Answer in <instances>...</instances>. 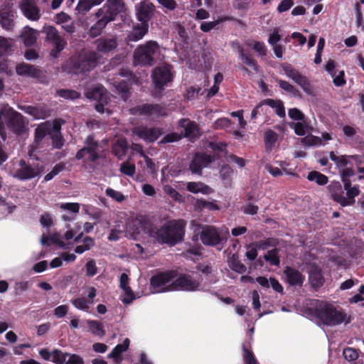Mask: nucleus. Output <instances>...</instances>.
Wrapping results in <instances>:
<instances>
[{
	"label": "nucleus",
	"mask_w": 364,
	"mask_h": 364,
	"mask_svg": "<svg viewBox=\"0 0 364 364\" xmlns=\"http://www.w3.org/2000/svg\"><path fill=\"white\" fill-rule=\"evenodd\" d=\"M254 245L258 250H266L269 247L277 248L276 246L278 245V240L273 237H268L264 240L258 241Z\"/></svg>",
	"instance_id": "43"
},
{
	"label": "nucleus",
	"mask_w": 364,
	"mask_h": 364,
	"mask_svg": "<svg viewBox=\"0 0 364 364\" xmlns=\"http://www.w3.org/2000/svg\"><path fill=\"white\" fill-rule=\"evenodd\" d=\"M202 244L207 247H215L221 250L225 242V240L221 235L218 228L213 225H204L198 234Z\"/></svg>",
	"instance_id": "7"
},
{
	"label": "nucleus",
	"mask_w": 364,
	"mask_h": 364,
	"mask_svg": "<svg viewBox=\"0 0 364 364\" xmlns=\"http://www.w3.org/2000/svg\"><path fill=\"white\" fill-rule=\"evenodd\" d=\"M15 12L10 9L0 10V25L6 31H12L15 26Z\"/></svg>",
	"instance_id": "27"
},
{
	"label": "nucleus",
	"mask_w": 364,
	"mask_h": 364,
	"mask_svg": "<svg viewBox=\"0 0 364 364\" xmlns=\"http://www.w3.org/2000/svg\"><path fill=\"white\" fill-rule=\"evenodd\" d=\"M92 7L93 6L90 0H78V3L75 7V11L78 14L83 16L86 14Z\"/></svg>",
	"instance_id": "49"
},
{
	"label": "nucleus",
	"mask_w": 364,
	"mask_h": 364,
	"mask_svg": "<svg viewBox=\"0 0 364 364\" xmlns=\"http://www.w3.org/2000/svg\"><path fill=\"white\" fill-rule=\"evenodd\" d=\"M229 267L238 274H243L247 271V267L241 262L237 255L232 254L228 259Z\"/></svg>",
	"instance_id": "35"
},
{
	"label": "nucleus",
	"mask_w": 364,
	"mask_h": 364,
	"mask_svg": "<svg viewBox=\"0 0 364 364\" xmlns=\"http://www.w3.org/2000/svg\"><path fill=\"white\" fill-rule=\"evenodd\" d=\"M100 9H103L104 16L108 21H112L124 11V4L123 0H107L105 5Z\"/></svg>",
	"instance_id": "15"
},
{
	"label": "nucleus",
	"mask_w": 364,
	"mask_h": 364,
	"mask_svg": "<svg viewBox=\"0 0 364 364\" xmlns=\"http://www.w3.org/2000/svg\"><path fill=\"white\" fill-rule=\"evenodd\" d=\"M230 18H218V19L213 21H204L200 23V28L203 32L207 33L210 31L212 29L216 28L217 26L220 24L222 22L226 20H230Z\"/></svg>",
	"instance_id": "42"
},
{
	"label": "nucleus",
	"mask_w": 364,
	"mask_h": 364,
	"mask_svg": "<svg viewBox=\"0 0 364 364\" xmlns=\"http://www.w3.org/2000/svg\"><path fill=\"white\" fill-rule=\"evenodd\" d=\"M65 364H85L84 359L75 353H69Z\"/></svg>",
	"instance_id": "64"
},
{
	"label": "nucleus",
	"mask_w": 364,
	"mask_h": 364,
	"mask_svg": "<svg viewBox=\"0 0 364 364\" xmlns=\"http://www.w3.org/2000/svg\"><path fill=\"white\" fill-rule=\"evenodd\" d=\"M41 32L46 35V41L52 47L50 55L57 58L67 46V41L60 36L59 31L53 26H46Z\"/></svg>",
	"instance_id": "8"
},
{
	"label": "nucleus",
	"mask_w": 364,
	"mask_h": 364,
	"mask_svg": "<svg viewBox=\"0 0 364 364\" xmlns=\"http://www.w3.org/2000/svg\"><path fill=\"white\" fill-rule=\"evenodd\" d=\"M149 32V23H136L132 30L127 34L125 41L127 43L141 40Z\"/></svg>",
	"instance_id": "25"
},
{
	"label": "nucleus",
	"mask_w": 364,
	"mask_h": 364,
	"mask_svg": "<svg viewBox=\"0 0 364 364\" xmlns=\"http://www.w3.org/2000/svg\"><path fill=\"white\" fill-rule=\"evenodd\" d=\"M60 208L70 213L76 214L79 213L80 204L78 203H63L60 204Z\"/></svg>",
	"instance_id": "58"
},
{
	"label": "nucleus",
	"mask_w": 364,
	"mask_h": 364,
	"mask_svg": "<svg viewBox=\"0 0 364 364\" xmlns=\"http://www.w3.org/2000/svg\"><path fill=\"white\" fill-rule=\"evenodd\" d=\"M57 94L59 97L65 100H74L80 97V94L73 90L60 89L58 90Z\"/></svg>",
	"instance_id": "48"
},
{
	"label": "nucleus",
	"mask_w": 364,
	"mask_h": 364,
	"mask_svg": "<svg viewBox=\"0 0 364 364\" xmlns=\"http://www.w3.org/2000/svg\"><path fill=\"white\" fill-rule=\"evenodd\" d=\"M281 39L282 36L279 34V29L278 28H275L269 35L268 43L271 46H273L279 44L278 43L281 41Z\"/></svg>",
	"instance_id": "60"
},
{
	"label": "nucleus",
	"mask_w": 364,
	"mask_h": 364,
	"mask_svg": "<svg viewBox=\"0 0 364 364\" xmlns=\"http://www.w3.org/2000/svg\"><path fill=\"white\" fill-rule=\"evenodd\" d=\"M279 248H273L272 250H268L267 252L263 255V258L272 266L279 267L280 259L279 257Z\"/></svg>",
	"instance_id": "37"
},
{
	"label": "nucleus",
	"mask_w": 364,
	"mask_h": 364,
	"mask_svg": "<svg viewBox=\"0 0 364 364\" xmlns=\"http://www.w3.org/2000/svg\"><path fill=\"white\" fill-rule=\"evenodd\" d=\"M87 323L90 331L94 336H98L100 338L105 336V331L104 329L103 325L100 322L96 320H87Z\"/></svg>",
	"instance_id": "36"
},
{
	"label": "nucleus",
	"mask_w": 364,
	"mask_h": 364,
	"mask_svg": "<svg viewBox=\"0 0 364 364\" xmlns=\"http://www.w3.org/2000/svg\"><path fill=\"white\" fill-rule=\"evenodd\" d=\"M50 128V122L49 121L40 124L35 129L34 142L39 144L46 136H49Z\"/></svg>",
	"instance_id": "34"
},
{
	"label": "nucleus",
	"mask_w": 364,
	"mask_h": 364,
	"mask_svg": "<svg viewBox=\"0 0 364 364\" xmlns=\"http://www.w3.org/2000/svg\"><path fill=\"white\" fill-rule=\"evenodd\" d=\"M301 142L304 146H318L321 144V139L318 136L310 134L302 138Z\"/></svg>",
	"instance_id": "46"
},
{
	"label": "nucleus",
	"mask_w": 364,
	"mask_h": 364,
	"mask_svg": "<svg viewBox=\"0 0 364 364\" xmlns=\"http://www.w3.org/2000/svg\"><path fill=\"white\" fill-rule=\"evenodd\" d=\"M127 151V146L126 141H117V142L113 146V153L119 159L124 156Z\"/></svg>",
	"instance_id": "47"
},
{
	"label": "nucleus",
	"mask_w": 364,
	"mask_h": 364,
	"mask_svg": "<svg viewBox=\"0 0 364 364\" xmlns=\"http://www.w3.org/2000/svg\"><path fill=\"white\" fill-rule=\"evenodd\" d=\"M309 282L310 285L315 289L322 287L325 279L323 275L322 269L316 264L310 266L309 271Z\"/></svg>",
	"instance_id": "21"
},
{
	"label": "nucleus",
	"mask_w": 364,
	"mask_h": 364,
	"mask_svg": "<svg viewBox=\"0 0 364 364\" xmlns=\"http://www.w3.org/2000/svg\"><path fill=\"white\" fill-rule=\"evenodd\" d=\"M243 358L245 364H257V362L252 351H250L245 346H243Z\"/></svg>",
	"instance_id": "63"
},
{
	"label": "nucleus",
	"mask_w": 364,
	"mask_h": 364,
	"mask_svg": "<svg viewBox=\"0 0 364 364\" xmlns=\"http://www.w3.org/2000/svg\"><path fill=\"white\" fill-rule=\"evenodd\" d=\"M97 55L95 52H90L80 55L73 63V67L77 72H88L94 69L97 65Z\"/></svg>",
	"instance_id": "12"
},
{
	"label": "nucleus",
	"mask_w": 364,
	"mask_h": 364,
	"mask_svg": "<svg viewBox=\"0 0 364 364\" xmlns=\"http://www.w3.org/2000/svg\"><path fill=\"white\" fill-rule=\"evenodd\" d=\"M83 245H80L76 246L74 251L77 254H82L85 251L90 250L94 245L95 241L94 240L90 237L86 236L82 240Z\"/></svg>",
	"instance_id": "41"
},
{
	"label": "nucleus",
	"mask_w": 364,
	"mask_h": 364,
	"mask_svg": "<svg viewBox=\"0 0 364 364\" xmlns=\"http://www.w3.org/2000/svg\"><path fill=\"white\" fill-rule=\"evenodd\" d=\"M343 355L346 360L353 362L358 360L359 352L355 348L347 347L343 349Z\"/></svg>",
	"instance_id": "51"
},
{
	"label": "nucleus",
	"mask_w": 364,
	"mask_h": 364,
	"mask_svg": "<svg viewBox=\"0 0 364 364\" xmlns=\"http://www.w3.org/2000/svg\"><path fill=\"white\" fill-rule=\"evenodd\" d=\"M155 11L154 5L148 0H143L136 5V18L141 23H149Z\"/></svg>",
	"instance_id": "14"
},
{
	"label": "nucleus",
	"mask_w": 364,
	"mask_h": 364,
	"mask_svg": "<svg viewBox=\"0 0 364 364\" xmlns=\"http://www.w3.org/2000/svg\"><path fill=\"white\" fill-rule=\"evenodd\" d=\"M95 45L98 52L108 53L117 48L118 43L115 36L101 37L96 40Z\"/></svg>",
	"instance_id": "26"
},
{
	"label": "nucleus",
	"mask_w": 364,
	"mask_h": 364,
	"mask_svg": "<svg viewBox=\"0 0 364 364\" xmlns=\"http://www.w3.org/2000/svg\"><path fill=\"white\" fill-rule=\"evenodd\" d=\"M160 46L156 41H148L139 45L134 51V63L140 66H152L155 64V55L159 50Z\"/></svg>",
	"instance_id": "5"
},
{
	"label": "nucleus",
	"mask_w": 364,
	"mask_h": 364,
	"mask_svg": "<svg viewBox=\"0 0 364 364\" xmlns=\"http://www.w3.org/2000/svg\"><path fill=\"white\" fill-rule=\"evenodd\" d=\"M16 72L18 75L34 79H39L42 76V71L38 67L26 63L18 64Z\"/></svg>",
	"instance_id": "24"
},
{
	"label": "nucleus",
	"mask_w": 364,
	"mask_h": 364,
	"mask_svg": "<svg viewBox=\"0 0 364 364\" xmlns=\"http://www.w3.org/2000/svg\"><path fill=\"white\" fill-rule=\"evenodd\" d=\"M214 161V159L206 154H196L189 164V169L192 174L201 176L203 168L208 167Z\"/></svg>",
	"instance_id": "13"
},
{
	"label": "nucleus",
	"mask_w": 364,
	"mask_h": 364,
	"mask_svg": "<svg viewBox=\"0 0 364 364\" xmlns=\"http://www.w3.org/2000/svg\"><path fill=\"white\" fill-rule=\"evenodd\" d=\"M21 38L26 46H31L37 40L36 31L28 26H25L21 31Z\"/></svg>",
	"instance_id": "32"
},
{
	"label": "nucleus",
	"mask_w": 364,
	"mask_h": 364,
	"mask_svg": "<svg viewBox=\"0 0 364 364\" xmlns=\"http://www.w3.org/2000/svg\"><path fill=\"white\" fill-rule=\"evenodd\" d=\"M19 8L28 20L36 21L41 18L40 9L33 0H21Z\"/></svg>",
	"instance_id": "17"
},
{
	"label": "nucleus",
	"mask_w": 364,
	"mask_h": 364,
	"mask_svg": "<svg viewBox=\"0 0 364 364\" xmlns=\"http://www.w3.org/2000/svg\"><path fill=\"white\" fill-rule=\"evenodd\" d=\"M10 112L11 114L8 118L7 126L14 133L21 135L26 129L23 117L21 113L13 109H10Z\"/></svg>",
	"instance_id": "16"
},
{
	"label": "nucleus",
	"mask_w": 364,
	"mask_h": 364,
	"mask_svg": "<svg viewBox=\"0 0 364 364\" xmlns=\"http://www.w3.org/2000/svg\"><path fill=\"white\" fill-rule=\"evenodd\" d=\"M283 70L285 75L290 79H291L294 82L296 80L297 76L300 74V73L292 68V66L289 64L284 65L283 67Z\"/></svg>",
	"instance_id": "61"
},
{
	"label": "nucleus",
	"mask_w": 364,
	"mask_h": 364,
	"mask_svg": "<svg viewBox=\"0 0 364 364\" xmlns=\"http://www.w3.org/2000/svg\"><path fill=\"white\" fill-rule=\"evenodd\" d=\"M50 139L52 141V146L56 149H60L65 143L63 134H50Z\"/></svg>",
	"instance_id": "57"
},
{
	"label": "nucleus",
	"mask_w": 364,
	"mask_h": 364,
	"mask_svg": "<svg viewBox=\"0 0 364 364\" xmlns=\"http://www.w3.org/2000/svg\"><path fill=\"white\" fill-rule=\"evenodd\" d=\"M18 165V167L16 168L11 176L21 181H29L39 177L43 171V167L39 164L30 163L24 159H20Z\"/></svg>",
	"instance_id": "9"
},
{
	"label": "nucleus",
	"mask_w": 364,
	"mask_h": 364,
	"mask_svg": "<svg viewBox=\"0 0 364 364\" xmlns=\"http://www.w3.org/2000/svg\"><path fill=\"white\" fill-rule=\"evenodd\" d=\"M173 75L168 66L156 67L154 69L151 78L156 90L162 91L173 80Z\"/></svg>",
	"instance_id": "11"
},
{
	"label": "nucleus",
	"mask_w": 364,
	"mask_h": 364,
	"mask_svg": "<svg viewBox=\"0 0 364 364\" xmlns=\"http://www.w3.org/2000/svg\"><path fill=\"white\" fill-rule=\"evenodd\" d=\"M122 76L128 77V80H122L120 81L115 82L114 86L115 88L116 92L120 95V97L126 101L129 97V90L131 88L132 82L131 80H134L135 77L134 75L129 72L122 73Z\"/></svg>",
	"instance_id": "18"
},
{
	"label": "nucleus",
	"mask_w": 364,
	"mask_h": 364,
	"mask_svg": "<svg viewBox=\"0 0 364 364\" xmlns=\"http://www.w3.org/2000/svg\"><path fill=\"white\" fill-rule=\"evenodd\" d=\"M284 274L287 282L291 287H301L305 281V276L302 273L291 267L287 266L284 269Z\"/></svg>",
	"instance_id": "19"
},
{
	"label": "nucleus",
	"mask_w": 364,
	"mask_h": 364,
	"mask_svg": "<svg viewBox=\"0 0 364 364\" xmlns=\"http://www.w3.org/2000/svg\"><path fill=\"white\" fill-rule=\"evenodd\" d=\"M65 123L63 119H55L52 124L50 123V128L49 129L50 134H62L61 127Z\"/></svg>",
	"instance_id": "54"
},
{
	"label": "nucleus",
	"mask_w": 364,
	"mask_h": 364,
	"mask_svg": "<svg viewBox=\"0 0 364 364\" xmlns=\"http://www.w3.org/2000/svg\"><path fill=\"white\" fill-rule=\"evenodd\" d=\"M119 171L124 175L128 176H133L136 171V167L133 164H130L129 162H123L120 165Z\"/></svg>",
	"instance_id": "55"
},
{
	"label": "nucleus",
	"mask_w": 364,
	"mask_h": 364,
	"mask_svg": "<svg viewBox=\"0 0 364 364\" xmlns=\"http://www.w3.org/2000/svg\"><path fill=\"white\" fill-rule=\"evenodd\" d=\"M130 341L125 338L122 343L117 344L112 351L107 355L109 358L114 359L117 363H119L122 360L121 355L125 352L129 346Z\"/></svg>",
	"instance_id": "31"
},
{
	"label": "nucleus",
	"mask_w": 364,
	"mask_h": 364,
	"mask_svg": "<svg viewBox=\"0 0 364 364\" xmlns=\"http://www.w3.org/2000/svg\"><path fill=\"white\" fill-rule=\"evenodd\" d=\"M307 179L310 181H315L319 186L326 185L328 181L326 176L316 171L309 172L307 176Z\"/></svg>",
	"instance_id": "40"
},
{
	"label": "nucleus",
	"mask_w": 364,
	"mask_h": 364,
	"mask_svg": "<svg viewBox=\"0 0 364 364\" xmlns=\"http://www.w3.org/2000/svg\"><path fill=\"white\" fill-rule=\"evenodd\" d=\"M103 11V9H98L95 13V16L98 20L90 27L88 31L89 36L92 38H95L100 36L108 23L111 22L104 16Z\"/></svg>",
	"instance_id": "23"
},
{
	"label": "nucleus",
	"mask_w": 364,
	"mask_h": 364,
	"mask_svg": "<svg viewBox=\"0 0 364 364\" xmlns=\"http://www.w3.org/2000/svg\"><path fill=\"white\" fill-rule=\"evenodd\" d=\"M134 133L139 136V139L146 142L151 143L157 140L161 135V132L157 127H139L134 129Z\"/></svg>",
	"instance_id": "20"
},
{
	"label": "nucleus",
	"mask_w": 364,
	"mask_h": 364,
	"mask_svg": "<svg viewBox=\"0 0 364 364\" xmlns=\"http://www.w3.org/2000/svg\"><path fill=\"white\" fill-rule=\"evenodd\" d=\"M353 160L355 161L357 171L360 173L358 179H364V154L363 156L355 155L353 156Z\"/></svg>",
	"instance_id": "53"
},
{
	"label": "nucleus",
	"mask_w": 364,
	"mask_h": 364,
	"mask_svg": "<svg viewBox=\"0 0 364 364\" xmlns=\"http://www.w3.org/2000/svg\"><path fill=\"white\" fill-rule=\"evenodd\" d=\"M238 52L240 58L242 60L243 63H245L247 66L252 68L255 72H258L259 66L256 61L250 55H246L242 48H239Z\"/></svg>",
	"instance_id": "44"
},
{
	"label": "nucleus",
	"mask_w": 364,
	"mask_h": 364,
	"mask_svg": "<svg viewBox=\"0 0 364 364\" xmlns=\"http://www.w3.org/2000/svg\"><path fill=\"white\" fill-rule=\"evenodd\" d=\"M31 116L35 119H44L48 117L47 111L42 107H34Z\"/></svg>",
	"instance_id": "62"
},
{
	"label": "nucleus",
	"mask_w": 364,
	"mask_h": 364,
	"mask_svg": "<svg viewBox=\"0 0 364 364\" xmlns=\"http://www.w3.org/2000/svg\"><path fill=\"white\" fill-rule=\"evenodd\" d=\"M353 156L347 155L337 156L333 151H331L329 154L330 159L335 163L339 171L348 166H353L350 159H353Z\"/></svg>",
	"instance_id": "33"
},
{
	"label": "nucleus",
	"mask_w": 364,
	"mask_h": 364,
	"mask_svg": "<svg viewBox=\"0 0 364 364\" xmlns=\"http://www.w3.org/2000/svg\"><path fill=\"white\" fill-rule=\"evenodd\" d=\"M343 187L346 191V197L344 196L341 184L339 182H333L329 185L328 188L332 199L342 207L353 205L355 198L360 193L358 187L357 186H352L351 182H345Z\"/></svg>",
	"instance_id": "4"
},
{
	"label": "nucleus",
	"mask_w": 364,
	"mask_h": 364,
	"mask_svg": "<svg viewBox=\"0 0 364 364\" xmlns=\"http://www.w3.org/2000/svg\"><path fill=\"white\" fill-rule=\"evenodd\" d=\"M140 114L151 117H160L167 115L166 109L159 104H144L139 108Z\"/></svg>",
	"instance_id": "22"
},
{
	"label": "nucleus",
	"mask_w": 364,
	"mask_h": 364,
	"mask_svg": "<svg viewBox=\"0 0 364 364\" xmlns=\"http://www.w3.org/2000/svg\"><path fill=\"white\" fill-rule=\"evenodd\" d=\"M295 83H296L306 93L309 95L312 94V86L308 79V77L301 73L297 76L296 80L294 81Z\"/></svg>",
	"instance_id": "39"
},
{
	"label": "nucleus",
	"mask_w": 364,
	"mask_h": 364,
	"mask_svg": "<svg viewBox=\"0 0 364 364\" xmlns=\"http://www.w3.org/2000/svg\"><path fill=\"white\" fill-rule=\"evenodd\" d=\"M65 168V165L62 163L57 164L48 173L45 177L44 181H49L52 180L55 176H57L58 173H60L62 171H63Z\"/></svg>",
	"instance_id": "56"
},
{
	"label": "nucleus",
	"mask_w": 364,
	"mask_h": 364,
	"mask_svg": "<svg viewBox=\"0 0 364 364\" xmlns=\"http://www.w3.org/2000/svg\"><path fill=\"white\" fill-rule=\"evenodd\" d=\"M218 279L208 277L206 281L201 278H196L192 274H181L171 283L169 289L188 292L201 291L219 296V293L212 289V285L216 284Z\"/></svg>",
	"instance_id": "1"
},
{
	"label": "nucleus",
	"mask_w": 364,
	"mask_h": 364,
	"mask_svg": "<svg viewBox=\"0 0 364 364\" xmlns=\"http://www.w3.org/2000/svg\"><path fill=\"white\" fill-rule=\"evenodd\" d=\"M174 277V274L171 271L160 272L152 276L150 279V285L154 293H162L172 291L171 288V282Z\"/></svg>",
	"instance_id": "10"
},
{
	"label": "nucleus",
	"mask_w": 364,
	"mask_h": 364,
	"mask_svg": "<svg viewBox=\"0 0 364 364\" xmlns=\"http://www.w3.org/2000/svg\"><path fill=\"white\" fill-rule=\"evenodd\" d=\"M316 317L328 326H336L341 323L348 324L350 317L340 307L331 304H321L315 310Z\"/></svg>",
	"instance_id": "3"
},
{
	"label": "nucleus",
	"mask_w": 364,
	"mask_h": 364,
	"mask_svg": "<svg viewBox=\"0 0 364 364\" xmlns=\"http://www.w3.org/2000/svg\"><path fill=\"white\" fill-rule=\"evenodd\" d=\"M71 303L77 309L88 312L90 306L94 303V301H89L85 297H77L72 299Z\"/></svg>",
	"instance_id": "38"
},
{
	"label": "nucleus",
	"mask_w": 364,
	"mask_h": 364,
	"mask_svg": "<svg viewBox=\"0 0 364 364\" xmlns=\"http://www.w3.org/2000/svg\"><path fill=\"white\" fill-rule=\"evenodd\" d=\"M100 144L95 139V136L90 134L85 138L84 146L77 151L75 159L94 163L100 158Z\"/></svg>",
	"instance_id": "6"
},
{
	"label": "nucleus",
	"mask_w": 364,
	"mask_h": 364,
	"mask_svg": "<svg viewBox=\"0 0 364 364\" xmlns=\"http://www.w3.org/2000/svg\"><path fill=\"white\" fill-rule=\"evenodd\" d=\"M278 84L281 89H282L283 90L288 93L291 94L294 97L299 95V91L289 82L284 80H279Z\"/></svg>",
	"instance_id": "50"
},
{
	"label": "nucleus",
	"mask_w": 364,
	"mask_h": 364,
	"mask_svg": "<svg viewBox=\"0 0 364 364\" xmlns=\"http://www.w3.org/2000/svg\"><path fill=\"white\" fill-rule=\"evenodd\" d=\"M86 97L88 99L95 100L97 102H107V91L102 85L89 90L86 92Z\"/></svg>",
	"instance_id": "29"
},
{
	"label": "nucleus",
	"mask_w": 364,
	"mask_h": 364,
	"mask_svg": "<svg viewBox=\"0 0 364 364\" xmlns=\"http://www.w3.org/2000/svg\"><path fill=\"white\" fill-rule=\"evenodd\" d=\"M123 291L124 293V296L121 301L124 304H130L134 299H136V297L135 296L134 292L130 287L124 289Z\"/></svg>",
	"instance_id": "59"
},
{
	"label": "nucleus",
	"mask_w": 364,
	"mask_h": 364,
	"mask_svg": "<svg viewBox=\"0 0 364 364\" xmlns=\"http://www.w3.org/2000/svg\"><path fill=\"white\" fill-rule=\"evenodd\" d=\"M186 190L194 194L200 193L208 195L213 192V190L210 187L200 181L188 182L186 183Z\"/></svg>",
	"instance_id": "30"
},
{
	"label": "nucleus",
	"mask_w": 364,
	"mask_h": 364,
	"mask_svg": "<svg viewBox=\"0 0 364 364\" xmlns=\"http://www.w3.org/2000/svg\"><path fill=\"white\" fill-rule=\"evenodd\" d=\"M178 125L183 129L181 132L184 137L195 138L198 136V128L196 122L188 119H181Z\"/></svg>",
	"instance_id": "28"
},
{
	"label": "nucleus",
	"mask_w": 364,
	"mask_h": 364,
	"mask_svg": "<svg viewBox=\"0 0 364 364\" xmlns=\"http://www.w3.org/2000/svg\"><path fill=\"white\" fill-rule=\"evenodd\" d=\"M352 166H348L339 171V175L343 183H345V182H351L350 177L355 176V173Z\"/></svg>",
	"instance_id": "52"
},
{
	"label": "nucleus",
	"mask_w": 364,
	"mask_h": 364,
	"mask_svg": "<svg viewBox=\"0 0 364 364\" xmlns=\"http://www.w3.org/2000/svg\"><path fill=\"white\" fill-rule=\"evenodd\" d=\"M69 353H64L59 349H54L52 351L51 361L55 364H65Z\"/></svg>",
	"instance_id": "45"
},
{
	"label": "nucleus",
	"mask_w": 364,
	"mask_h": 364,
	"mask_svg": "<svg viewBox=\"0 0 364 364\" xmlns=\"http://www.w3.org/2000/svg\"><path fill=\"white\" fill-rule=\"evenodd\" d=\"M184 226L177 220L169 221L150 231V236L160 245L173 247L183 240Z\"/></svg>",
	"instance_id": "2"
}]
</instances>
